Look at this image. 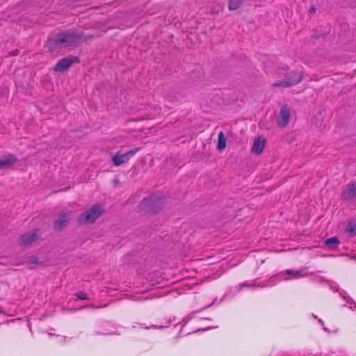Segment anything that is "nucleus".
<instances>
[{
	"mask_svg": "<svg viewBox=\"0 0 356 356\" xmlns=\"http://www.w3.org/2000/svg\"><path fill=\"white\" fill-rule=\"evenodd\" d=\"M307 268H302L299 270H291L288 269L284 271L281 272L279 275L275 277H272L269 280L264 282H258L257 280L251 282H245L243 284H239L236 287V290L237 292L240 291L242 287L243 286H257V287H270L274 286L276 284L275 280L278 277H280L281 280H289L288 277H285L286 275H291L293 279H299L302 277H307L309 274L305 272Z\"/></svg>",
	"mask_w": 356,
	"mask_h": 356,
	"instance_id": "1",
	"label": "nucleus"
},
{
	"mask_svg": "<svg viewBox=\"0 0 356 356\" xmlns=\"http://www.w3.org/2000/svg\"><path fill=\"white\" fill-rule=\"evenodd\" d=\"M163 199L158 195H152L148 197H145L140 204L142 209L148 212L156 213L159 211L163 204Z\"/></svg>",
	"mask_w": 356,
	"mask_h": 356,
	"instance_id": "2",
	"label": "nucleus"
},
{
	"mask_svg": "<svg viewBox=\"0 0 356 356\" xmlns=\"http://www.w3.org/2000/svg\"><path fill=\"white\" fill-rule=\"evenodd\" d=\"M54 40L57 46H74L76 43L77 36L73 31H66L56 34Z\"/></svg>",
	"mask_w": 356,
	"mask_h": 356,
	"instance_id": "3",
	"label": "nucleus"
},
{
	"mask_svg": "<svg viewBox=\"0 0 356 356\" xmlns=\"http://www.w3.org/2000/svg\"><path fill=\"white\" fill-rule=\"evenodd\" d=\"M104 211L101 204H95L83 213L78 219L81 224L92 223Z\"/></svg>",
	"mask_w": 356,
	"mask_h": 356,
	"instance_id": "4",
	"label": "nucleus"
},
{
	"mask_svg": "<svg viewBox=\"0 0 356 356\" xmlns=\"http://www.w3.org/2000/svg\"><path fill=\"white\" fill-rule=\"evenodd\" d=\"M302 79V72H291L285 77L284 81H276L275 87H290L299 83Z\"/></svg>",
	"mask_w": 356,
	"mask_h": 356,
	"instance_id": "5",
	"label": "nucleus"
},
{
	"mask_svg": "<svg viewBox=\"0 0 356 356\" xmlns=\"http://www.w3.org/2000/svg\"><path fill=\"white\" fill-rule=\"evenodd\" d=\"M139 150V148H136L135 149H131L125 153L117 152L112 157V162L114 165L120 166V165L125 163L129 161V160L135 155V154Z\"/></svg>",
	"mask_w": 356,
	"mask_h": 356,
	"instance_id": "6",
	"label": "nucleus"
},
{
	"mask_svg": "<svg viewBox=\"0 0 356 356\" xmlns=\"http://www.w3.org/2000/svg\"><path fill=\"white\" fill-rule=\"evenodd\" d=\"M79 62V58L74 56H67L58 61L54 67L56 72H64L68 70V68L74 63Z\"/></svg>",
	"mask_w": 356,
	"mask_h": 356,
	"instance_id": "7",
	"label": "nucleus"
},
{
	"mask_svg": "<svg viewBox=\"0 0 356 356\" xmlns=\"http://www.w3.org/2000/svg\"><path fill=\"white\" fill-rule=\"evenodd\" d=\"M341 198L344 201L356 199V184H348L342 191Z\"/></svg>",
	"mask_w": 356,
	"mask_h": 356,
	"instance_id": "8",
	"label": "nucleus"
},
{
	"mask_svg": "<svg viewBox=\"0 0 356 356\" xmlns=\"http://www.w3.org/2000/svg\"><path fill=\"white\" fill-rule=\"evenodd\" d=\"M72 217L71 212H65L60 214L58 218L54 222L55 229H61L70 221Z\"/></svg>",
	"mask_w": 356,
	"mask_h": 356,
	"instance_id": "9",
	"label": "nucleus"
},
{
	"mask_svg": "<svg viewBox=\"0 0 356 356\" xmlns=\"http://www.w3.org/2000/svg\"><path fill=\"white\" fill-rule=\"evenodd\" d=\"M17 161V158L14 154H4L0 157V169L9 168L13 165Z\"/></svg>",
	"mask_w": 356,
	"mask_h": 356,
	"instance_id": "10",
	"label": "nucleus"
},
{
	"mask_svg": "<svg viewBox=\"0 0 356 356\" xmlns=\"http://www.w3.org/2000/svg\"><path fill=\"white\" fill-rule=\"evenodd\" d=\"M290 111L286 106H282L281 108L280 114L277 117V124L280 127H285L289 120Z\"/></svg>",
	"mask_w": 356,
	"mask_h": 356,
	"instance_id": "11",
	"label": "nucleus"
},
{
	"mask_svg": "<svg viewBox=\"0 0 356 356\" xmlns=\"http://www.w3.org/2000/svg\"><path fill=\"white\" fill-rule=\"evenodd\" d=\"M38 238V231L35 229L31 232L23 234L20 237V243L23 245H29Z\"/></svg>",
	"mask_w": 356,
	"mask_h": 356,
	"instance_id": "12",
	"label": "nucleus"
},
{
	"mask_svg": "<svg viewBox=\"0 0 356 356\" xmlns=\"http://www.w3.org/2000/svg\"><path fill=\"white\" fill-rule=\"evenodd\" d=\"M265 139L261 137H258L256 138L252 147V152L256 154H260L264 150L265 147Z\"/></svg>",
	"mask_w": 356,
	"mask_h": 356,
	"instance_id": "13",
	"label": "nucleus"
},
{
	"mask_svg": "<svg viewBox=\"0 0 356 356\" xmlns=\"http://www.w3.org/2000/svg\"><path fill=\"white\" fill-rule=\"evenodd\" d=\"M339 240L337 237H331L327 239H326L324 242L325 245L330 248H337L339 244Z\"/></svg>",
	"mask_w": 356,
	"mask_h": 356,
	"instance_id": "14",
	"label": "nucleus"
},
{
	"mask_svg": "<svg viewBox=\"0 0 356 356\" xmlns=\"http://www.w3.org/2000/svg\"><path fill=\"white\" fill-rule=\"evenodd\" d=\"M218 140L217 147L219 150H222L226 147V141L227 139L224 136L223 132L220 131L218 134Z\"/></svg>",
	"mask_w": 356,
	"mask_h": 356,
	"instance_id": "15",
	"label": "nucleus"
},
{
	"mask_svg": "<svg viewBox=\"0 0 356 356\" xmlns=\"http://www.w3.org/2000/svg\"><path fill=\"white\" fill-rule=\"evenodd\" d=\"M346 232L351 236L356 234V222H349L346 226Z\"/></svg>",
	"mask_w": 356,
	"mask_h": 356,
	"instance_id": "16",
	"label": "nucleus"
},
{
	"mask_svg": "<svg viewBox=\"0 0 356 356\" xmlns=\"http://www.w3.org/2000/svg\"><path fill=\"white\" fill-rule=\"evenodd\" d=\"M241 1H229V9L230 10H235L241 6Z\"/></svg>",
	"mask_w": 356,
	"mask_h": 356,
	"instance_id": "17",
	"label": "nucleus"
},
{
	"mask_svg": "<svg viewBox=\"0 0 356 356\" xmlns=\"http://www.w3.org/2000/svg\"><path fill=\"white\" fill-rule=\"evenodd\" d=\"M74 296L80 300H89L90 299L88 296L85 292H83V291L76 292V293H74Z\"/></svg>",
	"mask_w": 356,
	"mask_h": 356,
	"instance_id": "18",
	"label": "nucleus"
},
{
	"mask_svg": "<svg viewBox=\"0 0 356 356\" xmlns=\"http://www.w3.org/2000/svg\"><path fill=\"white\" fill-rule=\"evenodd\" d=\"M97 334H120V333L116 332H109V331H105V332H97Z\"/></svg>",
	"mask_w": 356,
	"mask_h": 356,
	"instance_id": "19",
	"label": "nucleus"
},
{
	"mask_svg": "<svg viewBox=\"0 0 356 356\" xmlns=\"http://www.w3.org/2000/svg\"><path fill=\"white\" fill-rule=\"evenodd\" d=\"M339 294L341 296V298L343 299H346L347 298H348V295L347 294V293L345 291H343V290L339 292Z\"/></svg>",
	"mask_w": 356,
	"mask_h": 356,
	"instance_id": "20",
	"label": "nucleus"
},
{
	"mask_svg": "<svg viewBox=\"0 0 356 356\" xmlns=\"http://www.w3.org/2000/svg\"><path fill=\"white\" fill-rule=\"evenodd\" d=\"M166 326H163V325H152L150 327L147 326V327H145V329H150L152 327L153 328H155V329H161V328H163V327H165Z\"/></svg>",
	"mask_w": 356,
	"mask_h": 356,
	"instance_id": "21",
	"label": "nucleus"
},
{
	"mask_svg": "<svg viewBox=\"0 0 356 356\" xmlns=\"http://www.w3.org/2000/svg\"><path fill=\"white\" fill-rule=\"evenodd\" d=\"M349 299H350L349 300H347V303H350L349 307L350 309H352L353 308L352 305H354V308H356V303L354 302L353 301H352V300L350 298H349Z\"/></svg>",
	"mask_w": 356,
	"mask_h": 356,
	"instance_id": "22",
	"label": "nucleus"
},
{
	"mask_svg": "<svg viewBox=\"0 0 356 356\" xmlns=\"http://www.w3.org/2000/svg\"><path fill=\"white\" fill-rule=\"evenodd\" d=\"M31 262L32 264H36V263H38V259H37L36 257H33V258L31 259Z\"/></svg>",
	"mask_w": 356,
	"mask_h": 356,
	"instance_id": "23",
	"label": "nucleus"
},
{
	"mask_svg": "<svg viewBox=\"0 0 356 356\" xmlns=\"http://www.w3.org/2000/svg\"><path fill=\"white\" fill-rule=\"evenodd\" d=\"M315 10H316L315 7H314V6H312V7H311V8H310V10H309V13H314V12H315Z\"/></svg>",
	"mask_w": 356,
	"mask_h": 356,
	"instance_id": "24",
	"label": "nucleus"
},
{
	"mask_svg": "<svg viewBox=\"0 0 356 356\" xmlns=\"http://www.w3.org/2000/svg\"><path fill=\"white\" fill-rule=\"evenodd\" d=\"M318 321H319L320 323H322V325H323V321H322L321 319H318Z\"/></svg>",
	"mask_w": 356,
	"mask_h": 356,
	"instance_id": "25",
	"label": "nucleus"
},
{
	"mask_svg": "<svg viewBox=\"0 0 356 356\" xmlns=\"http://www.w3.org/2000/svg\"><path fill=\"white\" fill-rule=\"evenodd\" d=\"M60 339L64 341V340H65V337H60Z\"/></svg>",
	"mask_w": 356,
	"mask_h": 356,
	"instance_id": "26",
	"label": "nucleus"
},
{
	"mask_svg": "<svg viewBox=\"0 0 356 356\" xmlns=\"http://www.w3.org/2000/svg\"><path fill=\"white\" fill-rule=\"evenodd\" d=\"M191 318H192V316H188V317H187L188 321V320H190Z\"/></svg>",
	"mask_w": 356,
	"mask_h": 356,
	"instance_id": "27",
	"label": "nucleus"
},
{
	"mask_svg": "<svg viewBox=\"0 0 356 356\" xmlns=\"http://www.w3.org/2000/svg\"><path fill=\"white\" fill-rule=\"evenodd\" d=\"M324 330H325V331H327V329L326 327H324Z\"/></svg>",
	"mask_w": 356,
	"mask_h": 356,
	"instance_id": "28",
	"label": "nucleus"
}]
</instances>
